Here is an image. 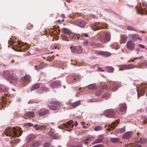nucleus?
I'll list each match as a JSON object with an SVG mask.
<instances>
[{
    "label": "nucleus",
    "mask_w": 147,
    "mask_h": 147,
    "mask_svg": "<svg viewBox=\"0 0 147 147\" xmlns=\"http://www.w3.org/2000/svg\"><path fill=\"white\" fill-rule=\"evenodd\" d=\"M131 135V132H127L123 134L122 136L124 139H127L130 138Z\"/></svg>",
    "instance_id": "nucleus-24"
},
{
    "label": "nucleus",
    "mask_w": 147,
    "mask_h": 147,
    "mask_svg": "<svg viewBox=\"0 0 147 147\" xmlns=\"http://www.w3.org/2000/svg\"><path fill=\"white\" fill-rule=\"evenodd\" d=\"M128 36L129 38H131L134 41H136L137 40V39H138L140 41L142 40L141 38L138 37L139 35L138 34H130L128 35Z\"/></svg>",
    "instance_id": "nucleus-13"
},
{
    "label": "nucleus",
    "mask_w": 147,
    "mask_h": 147,
    "mask_svg": "<svg viewBox=\"0 0 147 147\" xmlns=\"http://www.w3.org/2000/svg\"><path fill=\"white\" fill-rule=\"evenodd\" d=\"M49 113V110L47 109H43L39 111L38 112V114L39 116H42L48 114Z\"/></svg>",
    "instance_id": "nucleus-15"
},
{
    "label": "nucleus",
    "mask_w": 147,
    "mask_h": 147,
    "mask_svg": "<svg viewBox=\"0 0 147 147\" xmlns=\"http://www.w3.org/2000/svg\"><path fill=\"white\" fill-rule=\"evenodd\" d=\"M110 140L113 143H118L120 141L119 139L117 138H112Z\"/></svg>",
    "instance_id": "nucleus-38"
},
{
    "label": "nucleus",
    "mask_w": 147,
    "mask_h": 147,
    "mask_svg": "<svg viewBox=\"0 0 147 147\" xmlns=\"http://www.w3.org/2000/svg\"><path fill=\"white\" fill-rule=\"evenodd\" d=\"M142 119L143 121L144 124L146 122H147V119L144 117H142Z\"/></svg>",
    "instance_id": "nucleus-52"
},
{
    "label": "nucleus",
    "mask_w": 147,
    "mask_h": 147,
    "mask_svg": "<svg viewBox=\"0 0 147 147\" xmlns=\"http://www.w3.org/2000/svg\"><path fill=\"white\" fill-rule=\"evenodd\" d=\"M118 85H116L113 88L112 90L113 92L116 91L118 90Z\"/></svg>",
    "instance_id": "nucleus-50"
},
{
    "label": "nucleus",
    "mask_w": 147,
    "mask_h": 147,
    "mask_svg": "<svg viewBox=\"0 0 147 147\" xmlns=\"http://www.w3.org/2000/svg\"><path fill=\"white\" fill-rule=\"evenodd\" d=\"M92 147H104V146L103 144H99L94 146Z\"/></svg>",
    "instance_id": "nucleus-55"
},
{
    "label": "nucleus",
    "mask_w": 147,
    "mask_h": 147,
    "mask_svg": "<svg viewBox=\"0 0 147 147\" xmlns=\"http://www.w3.org/2000/svg\"><path fill=\"white\" fill-rule=\"evenodd\" d=\"M34 116V113L33 111H30L26 113L24 115V118L26 119H28V118H31Z\"/></svg>",
    "instance_id": "nucleus-16"
},
{
    "label": "nucleus",
    "mask_w": 147,
    "mask_h": 147,
    "mask_svg": "<svg viewBox=\"0 0 147 147\" xmlns=\"http://www.w3.org/2000/svg\"><path fill=\"white\" fill-rule=\"evenodd\" d=\"M134 65L132 64H129L127 65H122L119 70H124L133 68Z\"/></svg>",
    "instance_id": "nucleus-11"
},
{
    "label": "nucleus",
    "mask_w": 147,
    "mask_h": 147,
    "mask_svg": "<svg viewBox=\"0 0 147 147\" xmlns=\"http://www.w3.org/2000/svg\"><path fill=\"white\" fill-rule=\"evenodd\" d=\"M36 138L33 134H31L28 136L27 137L28 142H30Z\"/></svg>",
    "instance_id": "nucleus-25"
},
{
    "label": "nucleus",
    "mask_w": 147,
    "mask_h": 147,
    "mask_svg": "<svg viewBox=\"0 0 147 147\" xmlns=\"http://www.w3.org/2000/svg\"><path fill=\"white\" fill-rule=\"evenodd\" d=\"M138 46L142 48H144L145 47L144 45H141V44H139L138 45Z\"/></svg>",
    "instance_id": "nucleus-61"
},
{
    "label": "nucleus",
    "mask_w": 147,
    "mask_h": 147,
    "mask_svg": "<svg viewBox=\"0 0 147 147\" xmlns=\"http://www.w3.org/2000/svg\"><path fill=\"white\" fill-rule=\"evenodd\" d=\"M147 141V139L144 138H141L138 141L140 143L143 144L146 142Z\"/></svg>",
    "instance_id": "nucleus-39"
},
{
    "label": "nucleus",
    "mask_w": 147,
    "mask_h": 147,
    "mask_svg": "<svg viewBox=\"0 0 147 147\" xmlns=\"http://www.w3.org/2000/svg\"><path fill=\"white\" fill-rule=\"evenodd\" d=\"M88 40H85L83 42V44L85 45H87L88 44Z\"/></svg>",
    "instance_id": "nucleus-57"
},
{
    "label": "nucleus",
    "mask_w": 147,
    "mask_h": 147,
    "mask_svg": "<svg viewBox=\"0 0 147 147\" xmlns=\"http://www.w3.org/2000/svg\"><path fill=\"white\" fill-rule=\"evenodd\" d=\"M119 110L122 112H125L127 109V106L125 104H122L119 105Z\"/></svg>",
    "instance_id": "nucleus-20"
},
{
    "label": "nucleus",
    "mask_w": 147,
    "mask_h": 147,
    "mask_svg": "<svg viewBox=\"0 0 147 147\" xmlns=\"http://www.w3.org/2000/svg\"><path fill=\"white\" fill-rule=\"evenodd\" d=\"M102 90H98L97 91V92L95 94L96 96H98L100 95L102 93Z\"/></svg>",
    "instance_id": "nucleus-49"
},
{
    "label": "nucleus",
    "mask_w": 147,
    "mask_h": 147,
    "mask_svg": "<svg viewBox=\"0 0 147 147\" xmlns=\"http://www.w3.org/2000/svg\"><path fill=\"white\" fill-rule=\"evenodd\" d=\"M46 65V64L44 63H41L39 67H38L37 65H35V69L37 70H38L40 68L43 69V67L44 66H45Z\"/></svg>",
    "instance_id": "nucleus-30"
},
{
    "label": "nucleus",
    "mask_w": 147,
    "mask_h": 147,
    "mask_svg": "<svg viewBox=\"0 0 147 147\" xmlns=\"http://www.w3.org/2000/svg\"><path fill=\"white\" fill-rule=\"evenodd\" d=\"M127 29L129 30H133L137 31V29L136 28L133 27L132 26H129L127 27Z\"/></svg>",
    "instance_id": "nucleus-41"
},
{
    "label": "nucleus",
    "mask_w": 147,
    "mask_h": 147,
    "mask_svg": "<svg viewBox=\"0 0 147 147\" xmlns=\"http://www.w3.org/2000/svg\"><path fill=\"white\" fill-rule=\"evenodd\" d=\"M41 86V84H36L32 85L31 90H34L37 89L39 88Z\"/></svg>",
    "instance_id": "nucleus-27"
},
{
    "label": "nucleus",
    "mask_w": 147,
    "mask_h": 147,
    "mask_svg": "<svg viewBox=\"0 0 147 147\" xmlns=\"http://www.w3.org/2000/svg\"><path fill=\"white\" fill-rule=\"evenodd\" d=\"M7 89L6 88L5 86L3 85H0V92H6Z\"/></svg>",
    "instance_id": "nucleus-29"
},
{
    "label": "nucleus",
    "mask_w": 147,
    "mask_h": 147,
    "mask_svg": "<svg viewBox=\"0 0 147 147\" xmlns=\"http://www.w3.org/2000/svg\"><path fill=\"white\" fill-rule=\"evenodd\" d=\"M88 88L91 90H94L96 88V86L94 84H92L88 86Z\"/></svg>",
    "instance_id": "nucleus-35"
},
{
    "label": "nucleus",
    "mask_w": 147,
    "mask_h": 147,
    "mask_svg": "<svg viewBox=\"0 0 147 147\" xmlns=\"http://www.w3.org/2000/svg\"><path fill=\"white\" fill-rule=\"evenodd\" d=\"M95 53L97 55H100L103 56L107 57L111 55V54L108 52H103L98 50H95Z\"/></svg>",
    "instance_id": "nucleus-10"
},
{
    "label": "nucleus",
    "mask_w": 147,
    "mask_h": 147,
    "mask_svg": "<svg viewBox=\"0 0 147 147\" xmlns=\"http://www.w3.org/2000/svg\"><path fill=\"white\" fill-rule=\"evenodd\" d=\"M50 144L48 142H46L45 143V144L43 145L44 147H49L50 146Z\"/></svg>",
    "instance_id": "nucleus-53"
},
{
    "label": "nucleus",
    "mask_w": 147,
    "mask_h": 147,
    "mask_svg": "<svg viewBox=\"0 0 147 147\" xmlns=\"http://www.w3.org/2000/svg\"><path fill=\"white\" fill-rule=\"evenodd\" d=\"M42 142L40 140L34 141L30 144V146L31 147H37L41 144Z\"/></svg>",
    "instance_id": "nucleus-19"
},
{
    "label": "nucleus",
    "mask_w": 147,
    "mask_h": 147,
    "mask_svg": "<svg viewBox=\"0 0 147 147\" xmlns=\"http://www.w3.org/2000/svg\"><path fill=\"white\" fill-rule=\"evenodd\" d=\"M20 141V139H17L15 140V142H18Z\"/></svg>",
    "instance_id": "nucleus-63"
},
{
    "label": "nucleus",
    "mask_w": 147,
    "mask_h": 147,
    "mask_svg": "<svg viewBox=\"0 0 147 147\" xmlns=\"http://www.w3.org/2000/svg\"><path fill=\"white\" fill-rule=\"evenodd\" d=\"M30 78V76L29 75H26L23 79V81L24 83H26L28 81H29Z\"/></svg>",
    "instance_id": "nucleus-28"
},
{
    "label": "nucleus",
    "mask_w": 147,
    "mask_h": 147,
    "mask_svg": "<svg viewBox=\"0 0 147 147\" xmlns=\"http://www.w3.org/2000/svg\"><path fill=\"white\" fill-rule=\"evenodd\" d=\"M143 57L142 56L134 58V60H136L137 59H142Z\"/></svg>",
    "instance_id": "nucleus-59"
},
{
    "label": "nucleus",
    "mask_w": 147,
    "mask_h": 147,
    "mask_svg": "<svg viewBox=\"0 0 147 147\" xmlns=\"http://www.w3.org/2000/svg\"><path fill=\"white\" fill-rule=\"evenodd\" d=\"M91 28L94 31L99 29H106L107 28L108 25L104 23H94L90 25Z\"/></svg>",
    "instance_id": "nucleus-4"
},
{
    "label": "nucleus",
    "mask_w": 147,
    "mask_h": 147,
    "mask_svg": "<svg viewBox=\"0 0 147 147\" xmlns=\"http://www.w3.org/2000/svg\"><path fill=\"white\" fill-rule=\"evenodd\" d=\"M51 48L52 49H55L57 48V45L56 44H52L51 46Z\"/></svg>",
    "instance_id": "nucleus-51"
},
{
    "label": "nucleus",
    "mask_w": 147,
    "mask_h": 147,
    "mask_svg": "<svg viewBox=\"0 0 147 147\" xmlns=\"http://www.w3.org/2000/svg\"><path fill=\"white\" fill-rule=\"evenodd\" d=\"M76 23L77 26L81 27H84L86 24V22L81 20H77L76 21Z\"/></svg>",
    "instance_id": "nucleus-18"
},
{
    "label": "nucleus",
    "mask_w": 147,
    "mask_h": 147,
    "mask_svg": "<svg viewBox=\"0 0 147 147\" xmlns=\"http://www.w3.org/2000/svg\"><path fill=\"white\" fill-rule=\"evenodd\" d=\"M47 60L49 61H52V58L50 56H48L47 58Z\"/></svg>",
    "instance_id": "nucleus-58"
},
{
    "label": "nucleus",
    "mask_w": 147,
    "mask_h": 147,
    "mask_svg": "<svg viewBox=\"0 0 147 147\" xmlns=\"http://www.w3.org/2000/svg\"><path fill=\"white\" fill-rule=\"evenodd\" d=\"M60 84V82L59 81H55L51 85L52 88H56Z\"/></svg>",
    "instance_id": "nucleus-33"
},
{
    "label": "nucleus",
    "mask_w": 147,
    "mask_h": 147,
    "mask_svg": "<svg viewBox=\"0 0 147 147\" xmlns=\"http://www.w3.org/2000/svg\"><path fill=\"white\" fill-rule=\"evenodd\" d=\"M106 69L107 71L110 73H112L114 70V68L111 67H106Z\"/></svg>",
    "instance_id": "nucleus-40"
},
{
    "label": "nucleus",
    "mask_w": 147,
    "mask_h": 147,
    "mask_svg": "<svg viewBox=\"0 0 147 147\" xmlns=\"http://www.w3.org/2000/svg\"><path fill=\"white\" fill-rule=\"evenodd\" d=\"M127 48L130 50H133L134 49L135 44L132 41H128L126 44Z\"/></svg>",
    "instance_id": "nucleus-12"
},
{
    "label": "nucleus",
    "mask_w": 147,
    "mask_h": 147,
    "mask_svg": "<svg viewBox=\"0 0 147 147\" xmlns=\"http://www.w3.org/2000/svg\"><path fill=\"white\" fill-rule=\"evenodd\" d=\"M25 125L26 126H32L33 125V124L32 123H27L25 124Z\"/></svg>",
    "instance_id": "nucleus-56"
},
{
    "label": "nucleus",
    "mask_w": 147,
    "mask_h": 147,
    "mask_svg": "<svg viewBox=\"0 0 147 147\" xmlns=\"http://www.w3.org/2000/svg\"><path fill=\"white\" fill-rule=\"evenodd\" d=\"M80 100H78L75 102H73L72 104V106L74 108L80 105Z\"/></svg>",
    "instance_id": "nucleus-32"
},
{
    "label": "nucleus",
    "mask_w": 147,
    "mask_h": 147,
    "mask_svg": "<svg viewBox=\"0 0 147 147\" xmlns=\"http://www.w3.org/2000/svg\"><path fill=\"white\" fill-rule=\"evenodd\" d=\"M61 30L62 32L65 34H70L71 33V30L67 28H62Z\"/></svg>",
    "instance_id": "nucleus-31"
},
{
    "label": "nucleus",
    "mask_w": 147,
    "mask_h": 147,
    "mask_svg": "<svg viewBox=\"0 0 147 147\" xmlns=\"http://www.w3.org/2000/svg\"><path fill=\"white\" fill-rule=\"evenodd\" d=\"M46 130L48 134L50 136H51L53 134L54 130L51 127H49Z\"/></svg>",
    "instance_id": "nucleus-23"
},
{
    "label": "nucleus",
    "mask_w": 147,
    "mask_h": 147,
    "mask_svg": "<svg viewBox=\"0 0 147 147\" xmlns=\"http://www.w3.org/2000/svg\"><path fill=\"white\" fill-rule=\"evenodd\" d=\"M40 89L41 90V92H42L44 91V90H45V92H47L49 90V88L45 87V86L42 87L41 86Z\"/></svg>",
    "instance_id": "nucleus-42"
},
{
    "label": "nucleus",
    "mask_w": 147,
    "mask_h": 147,
    "mask_svg": "<svg viewBox=\"0 0 147 147\" xmlns=\"http://www.w3.org/2000/svg\"><path fill=\"white\" fill-rule=\"evenodd\" d=\"M74 124L76 126L78 125V124L76 121H75Z\"/></svg>",
    "instance_id": "nucleus-64"
},
{
    "label": "nucleus",
    "mask_w": 147,
    "mask_h": 147,
    "mask_svg": "<svg viewBox=\"0 0 147 147\" xmlns=\"http://www.w3.org/2000/svg\"><path fill=\"white\" fill-rule=\"evenodd\" d=\"M4 96H2V98H3V99H4V98H5V96H8V94H6V93H5L4 94Z\"/></svg>",
    "instance_id": "nucleus-62"
},
{
    "label": "nucleus",
    "mask_w": 147,
    "mask_h": 147,
    "mask_svg": "<svg viewBox=\"0 0 147 147\" xmlns=\"http://www.w3.org/2000/svg\"><path fill=\"white\" fill-rule=\"evenodd\" d=\"M136 67L141 68H147V61H145L141 63L138 65V66H136Z\"/></svg>",
    "instance_id": "nucleus-22"
},
{
    "label": "nucleus",
    "mask_w": 147,
    "mask_h": 147,
    "mask_svg": "<svg viewBox=\"0 0 147 147\" xmlns=\"http://www.w3.org/2000/svg\"><path fill=\"white\" fill-rule=\"evenodd\" d=\"M11 44L13 45V49L15 50L19 51L24 52L27 50L29 48L28 45H24L19 42H15L12 41Z\"/></svg>",
    "instance_id": "nucleus-2"
},
{
    "label": "nucleus",
    "mask_w": 147,
    "mask_h": 147,
    "mask_svg": "<svg viewBox=\"0 0 147 147\" xmlns=\"http://www.w3.org/2000/svg\"><path fill=\"white\" fill-rule=\"evenodd\" d=\"M111 38V33L109 32H107L105 33V38L103 36H100L98 38L97 40L98 41L105 43L109 41Z\"/></svg>",
    "instance_id": "nucleus-5"
},
{
    "label": "nucleus",
    "mask_w": 147,
    "mask_h": 147,
    "mask_svg": "<svg viewBox=\"0 0 147 147\" xmlns=\"http://www.w3.org/2000/svg\"><path fill=\"white\" fill-rule=\"evenodd\" d=\"M61 39L65 41H69V39L68 37L65 34H62L61 36Z\"/></svg>",
    "instance_id": "nucleus-36"
},
{
    "label": "nucleus",
    "mask_w": 147,
    "mask_h": 147,
    "mask_svg": "<svg viewBox=\"0 0 147 147\" xmlns=\"http://www.w3.org/2000/svg\"><path fill=\"white\" fill-rule=\"evenodd\" d=\"M147 85L146 84H143L141 85V89L139 92H138V96H142L144 94V93L146 90Z\"/></svg>",
    "instance_id": "nucleus-9"
},
{
    "label": "nucleus",
    "mask_w": 147,
    "mask_h": 147,
    "mask_svg": "<svg viewBox=\"0 0 147 147\" xmlns=\"http://www.w3.org/2000/svg\"><path fill=\"white\" fill-rule=\"evenodd\" d=\"M22 133L20 127H13L7 128L3 133V135L4 134L6 136L10 137H19L21 135Z\"/></svg>",
    "instance_id": "nucleus-1"
},
{
    "label": "nucleus",
    "mask_w": 147,
    "mask_h": 147,
    "mask_svg": "<svg viewBox=\"0 0 147 147\" xmlns=\"http://www.w3.org/2000/svg\"><path fill=\"white\" fill-rule=\"evenodd\" d=\"M115 124H112V125H109L107 129L108 130H109L110 129V130H112L115 127H116V125H115V124H116V125L119 123V121L117 120L114 123Z\"/></svg>",
    "instance_id": "nucleus-26"
},
{
    "label": "nucleus",
    "mask_w": 147,
    "mask_h": 147,
    "mask_svg": "<svg viewBox=\"0 0 147 147\" xmlns=\"http://www.w3.org/2000/svg\"><path fill=\"white\" fill-rule=\"evenodd\" d=\"M60 103L57 101H51L50 104L48 105L47 107L50 110H56L57 109L60 107Z\"/></svg>",
    "instance_id": "nucleus-7"
},
{
    "label": "nucleus",
    "mask_w": 147,
    "mask_h": 147,
    "mask_svg": "<svg viewBox=\"0 0 147 147\" xmlns=\"http://www.w3.org/2000/svg\"><path fill=\"white\" fill-rule=\"evenodd\" d=\"M78 36H82L85 37H88V34L87 33H81L80 34H78Z\"/></svg>",
    "instance_id": "nucleus-46"
},
{
    "label": "nucleus",
    "mask_w": 147,
    "mask_h": 147,
    "mask_svg": "<svg viewBox=\"0 0 147 147\" xmlns=\"http://www.w3.org/2000/svg\"><path fill=\"white\" fill-rule=\"evenodd\" d=\"M117 131L118 133H122L125 131V129L123 128H121L117 129Z\"/></svg>",
    "instance_id": "nucleus-47"
},
{
    "label": "nucleus",
    "mask_w": 147,
    "mask_h": 147,
    "mask_svg": "<svg viewBox=\"0 0 147 147\" xmlns=\"http://www.w3.org/2000/svg\"><path fill=\"white\" fill-rule=\"evenodd\" d=\"M33 25L30 23H28L27 25V28L29 30H30L33 28Z\"/></svg>",
    "instance_id": "nucleus-48"
},
{
    "label": "nucleus",
    "mask_w": 147,
    "mask_h": 147,
    "mask_svg": "<svg viewBox=\"0 0 147 147\" xmlns=\"http://www.w3.org/2000/svg\"><path fill=\"white\" fill-rule=\"evenodd\" d=\"M111 97V94L109 93H106L102 96V98H105L106 100H108Z\"/></svg>",
    "instance_id": "nucleus-37"
},
{
    "label": "nucleus",
    "mask_w": 147,
    "mask_h": 147,
    "mask_svg": "<svg viewBox=\"0 0 147 147\" xmlns=\"http://www.w3.org/2000/svg\"><path fill=\"white\" fill-rule=\"evenodd\" d=\"M103 139V136L102 135H100L98 136V138L92 143V144L93 145L96 144L100 143L101 142Z\"/></svg>",
    "instance_id": "nucleus-14"
},
{
    "label": "nucleus",
    "mask_w": 147,
    "mask_h": 147,
    "mask_svg": "<svg viewBox=\"0 0 147 147\" xmlns=\"http://www.w3.org/2000/svg\"><path fill=\"white\" fill-rule=\"evenodd\" d=\"M142 11L143 12V13H144L146 14H147V10L145 9H144V10H143L142 9Z\"/></svg>",
    "instance_id": "nucleus-60"
},
{
    "label": "nucleus",
    "mask_w": 147,
    "mask_h": 147,
    "mask_svg": "<svg viewBox=\"0 0 147 147\" xmlns=\"http://www.w3.org/2000/svg\"><path fill=\"white\" fill-rule=\"evenodd\" d=\"M102 89H106L107 90H110L111 89V87L109 85V87H108L106 85H105L103 86Z\"/></svg>",
    "instance_id": "nucleus-45"
},
{
    "label": "nucleus",
    "mask_w": 147,
    "mask_h": 147,
    "mask_svg": "<svg viewBox=\"0 0 147 147\" xmlns=\"http://www.w3.org/2000/svg\"><path fill=\"white\" fill-rule=\"evenodd\" d=\"M128 147H141V145L140 144V143L138 141L135 142L134 143L128 145Z\"/></svg>",
    "instance_id": "nucleus-21"
},
{
    "label": "nucleus",
    "mask_w": 147,
    "mask_h": 147,
    "mask_svg": "<svg viewBox=\"0 0 147 147\" xmlns=\"http://www.w3.org/2000/svg\"><path fill=\"white\" fill-rule=\"evenodd\" d=\"M3 75L5 78L7 80L10 81L11 83L15 84L18 81L17 77L12 71H9L7 70L4 71Z\"/></svg>",
    "instance_id": "nucleus-3"
},
{
    "label": "nucleus",
    "mask_w": 147,
    "mask_h": 147,
    "mask_svg": "<svg viewBox=\"0 0 147 147\" xmlns=\"http://www.w3.org/2000/svg\"><path fill=\"white\" fill-rule=\"evenodd\" d=\"M70 49L71 52L74 53H78L80 54L83 51L82 47L80 46L78 47L72 46L70 47Z\"/></svg>",
    "instance_id": "nucleus-8"
},
{
    "label": "nucleus",
    "mask_w": 147,
    "mask_h": 147,
    "mask_svg": "<svg viewBox=\"0 0 147 147\" xmlns=\"http://www.w3.org/2000/svg\"><path fill=\"white\" fill-rule=\"evenodd\" d=\"M72 122V121H68L66 123L63 124L62 125L63 129H66V128H70L71 127L72 128L74 126L73 124H71Z\"/></svg>",
    "instance_id": "nucleus-17"
},
{
    "label": "nucleus",
    "mask_w": 147,
    "mask_h": 147,
    "mask_svg": "<svg viewBox=\"0 0 147 147\" xmlns=\"http://www.w3.org/2000/svg\"><path fill=\"white\" fill-rule=\"evenodd\" d=\"M34 127L35 129L37 130L40 129L42 127H43L42 126L38 124H35L34 126Z\"/></svg>",
    "instance_id": "nucleus-43"
},
{
    "label": "nucleus",
    "mask_w": 147,
    "mask_h": 147,
    "mask_svg": "<svg viewBox=\"0 0 147 147\" xmlns=\"http://www.w3.org/2000/svg\"><path fill=\"white\" fill-rule=\"evenodd\" d=\"M105 115L107 117L114 118L119 116V113L115 112L113 110L109 109L105 110L104 112Z\"/></svg>",
    "instance_id": "nucleus-6"
},
{
    "label": "nucleus",
    "mask_w": 147,
    "mask_h": 147,
    "mask_svg": "<svg viewBox=\"0 0 147 147\" xmlns=\"http://www.w3.org/2000/svg\"><path fill=\"white\" fill-rule=\"evenodd\" d=\"M102 127L100 126H98L95 127L94 128V130L96 131H98L102 130Z\"/></svg>",
    "instance_id": "nucleus-44"
},
{
    "label": "nucleus",
    "mask_w": 147,
    "mask_h": 147,
    "mask_svg": "<svg viewBox=\"0 0 147 147\" xmlns=\"http://www.w3.org/2000/svg\"><path fill=\"white\" fill-rule=\"evenodd\" d=\"M90 44L91 46L94 47H96L97 46L96 44L94 42H92L90 43Z\"/></svg>",
    "instance_id": "nucleus-54"
},
{
    "label": "nucleus",
    "mask_w": 147,
    "mask_h": 147,
    "mask_svg": "<svg viewBox=\"0 0 147 147\" xmlns=\"http://www.w3.org/2000/svg\"><path fill=\"white\" fill-rule=\"evenodd\" d=\"M127 37L125 35H124L121 36V41L123 43H125L127 40Z\"/></svg>",
    "instance_id": "nucleus-34"
}]
</instances>
